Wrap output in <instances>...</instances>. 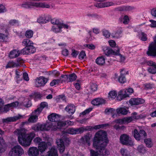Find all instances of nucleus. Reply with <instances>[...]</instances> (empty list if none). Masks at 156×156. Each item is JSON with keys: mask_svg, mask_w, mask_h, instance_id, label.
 <instances>
[{"mask_svg": "<svg viewBox=\"0 0 156 156\" xmlns=\"http://www.w3.org/2000/svg\"><path fill=\"white\" fill-rule=\"evenodd\" d=\"M108 143L106 132L100 130L97 132L93 139V147L97 151L90 150V156H98L99 155L107 156L110 154L109 151L105 147Z\"/></svg>", "mask_w": 156, "mask_h": 156, "instance_id": "f257e3e1", "label": "nucleus"}, {"mask_svg": "<svg viewBox=\"0 0 156 156\" xmlns=\"http://www.w3.org/2000/svg\"><path fill=\"white\" fill-rule=\"evenodd\" d=\"M14 133L18 136L19 143L22 146L25 147L30 145L32 139L35 136V134L34 133L29 134H26V130L24 128L17 129Z\"/></svg>", "mask_w": 156, "mask_h": 156, "instance_id": "f03ea898", "label": "nucleus"}, {"mask_svg": "<svg viewBox=\"0 0 156 156\" xmlns=\"http://www.w3.org/2000/svg\"><path fill=\"white\" fill-rule=\"evenodd\" d=\"M21 6L23 8L26 9L31 8L34 7L48 8L50 7V5L45 2H37L34 1H26L24 2L21 4Z\"/></svg>", "mask_w": 156, "mask_h": 156, "instance_id": "7ed1b4c3", "label": "nucleus"}, {"mask_svg": "<svg viewBox=\"0 0 156 156\" xmlns=\"http://www.w3.org/2000/svg\"><path fill=\"white\" fill-rule=\"evenodd\" d=\"M43 137L45 141H43L39 144L38 149L39 151L41 152V154H43L48 147V146L50 145L51 144V139L50 138L48 135L44 134L43 135ZM41 155H42V154Z\"/></svg>", "mask_w": 156, "mask_h": 156, "instance_id": "20e7f679", "label": "nucleus"}, {"mask_svg": "<svg viewBox=\"0 0 156 156\" xmlns=\"http://www.w3.org/2000/svg\"><path fill=\"white\" fill-rule=\"evenodd\" d=\"M107 125V124L99 125L94 126H89L87 127H84L79 128L75 129L76 134L81 133L84 130H91L93 129H98L103 128Z\"/></svg>", "mask_w": 156, "mask_h": 156, "instance_id": "39448f33", "label": "nucleus"}, {"mask_svg": "<svg viewBox=\"0 0 156 156\" xmlns=\"http://www.w3.org/2000/svg\"><path fill=\"white\" fill-rule=\"evenodd\" d=\"M24 153L23 148L20 145H17L11 149L9 153V156H21Z\"/></svg>", "mask_w": 156, "mask_h": 156, "instance_id": "423d86ee", "label": "nucleus"}, {"mask_svg": "<svg viewBox=\"0 0 156 156\" xmlns=\"http://www.w3.org/2000/svg\"><path fill=\"white\" fill-rule=\"evenodd\" d=\"M153 39L154 41L149 44L147 54L149 56L156 57V35Z\"/></svg>", "mask_w": 156, "mask_h": 156, "instance_id": "0eeeda50", "label": "nucleus"}, {"mask_svg": "<svg viewBox=\"0 0 156 156\" xmlns=\"http://www.w3.org/2000/svg\"><path fill=\"white\" fill-rule=\"evenodd\" d=\"M51 127L50 123L46 124L37 123L34 125L32 129L35 131H48L51 129Z\"/></svg>", "mask_w": 156, "mask_h": 156, "instance_id": "6e6552de", "label": "nucleus"}, {"mask_svg": "<svg viewBox=\"0 0 156 156\" xmlns=\"http://www.w3.org/2000/svg\"><path fill=\"white\" fill-rule=\"evenodd\" d=\"M133 92V90L132 88H129L126 90H122L119 92L117 99L121 101L125 98L128 97Z\"/></svg>", "mask_w": 156, "mask_h": 156, "instance_id": "1a4fd4ad", "label": "nucleus"}, {"mask_svg": "<svg viewBox=\"0 0 156 156\" xmlns=\"http://www.w3.org/2000/svg\"><path fill=\"white\" fill-rule=\"evenodd\" d=\"M120 3H113L111 1H98L95 4V6L98 8H102L107 7L113 5L120 4Z\"/></svg>", "mask_w": 156, "mask_h": 156, "instance_id": "9d476101", "label": "nucleus"}, {"mask_svg": "<svg viewBox=\"0 0 156 156\" xmlns=\"http://www.w3.org/2000/svg\"><path fill=\"white\" fill-rule=\"evenodd\" d=\"M121 143L124 145L132 146L133 145V142L129 136L126 134H123L120 137Z\"/></svg>", "mask_w": 156, "mask_h": 156, "instance_id": "9b49d317", "label": "nucleus"}, {"mask_svg": "<svg viewBox=\"0 0 156 156\" xmlns=\"http://www.w3.org/2000/svg\"><path fill=\"white\" fill-rule=\"evenodd\" d=\"M133 136L136 140H139L146 137L147 134L144 130H140L139 133L137 130L135 129L133 132Z\"/></svg>", "mask_w": 156, "mask_h": 156, "instance_id": "f8f14e48", "label": "nucleus"}, {"mask_svg": "<svg viewBox=\"0 0 156 156\" xmlns=\"http://www.w3.org/2000/svg\"><path fill=\"white\" fill-rule=\"evenodd\" d=\"M102 49L104 53L108 56L109 55H117L119 54L120 50L119 48H118L117 50L115 51L111 49H110L108 47L105 46H103Z\"/></svg>", "mask_w": 156, "mask_h": 156, "instance_id": "ddd939ff", "label": "nucleus"}, {"mask_svg": "<svg viewBox=\"0 0 156 156\" xmlns=\"http://www.w3.org/2000/svg\"><path fill=\"white\" fill-rule=\"evenodd\" d=\"M140 118V116L137 115L136 112L133 113L131 116L130 117L124 118L122 119L123 122L124 123H129L134 119H138Z\"/></svg>", "mask_w": 156, "mask_h": 156, "instance_id": "4468645a", "label": "nucleus"}, {"mask_svg": "<svg viewBox=\"0 0 156 156\" xmlns=\"http://www.w3.org/2000/svg\"><path fill=\"white\" fill-rule=\"evenodd\" d=\"M36 51V48L33 45L25 47L21 51V53L24 54H30Z\"/></svg>", "mask_w": 156, "mask_h": 156, "instance_id": "2eb2a0df", "label": "nucleus"}, {"mask_svg": "<svg viewBox=\"0 0 156 156\" xmlns=\"http://www.w3.org/2000/svg\"><path fill=\"white\" fill-rule=\"evenodd\" d=\"M27 153L29 156H38L40 151L37 147H33L29 148Z\"/></svg>", "mask_w": 156, "mask_h": 156, "instance_id": "dca6fc26", "label": "nucleus"}, {"mask_svg": "<svg viewBox=\"0 0 156 156\" xmlns=\"http://www.w3.org/2000/svg\"><path fill=\"white\" fill-rule=\"evenodd\" d=\"M51 125V130H55L57 129H60L62 127L65 126V123L64 122L59 121L53 123H50Z\"/></svg>", "mask_w": 156, "mask_h": 156, "instance_id": "f3484780", "label": "nucleus"}, {"mask_svg": "<svg viewBox=\"0 0 156 156\" xmlns=\"http://www.w3.org/2000/svg\"><path fill=\"white\" fill-rule=\"evenodd\" d=\"M47 78L41 76L37 78L36 82V86L37 87L44 85L47 82Z\"/></svg>", "mask_w": 156, "mask_h": 156, "instance_id": "a211bd4d", "label": "nucleus"}, {"mask_svg": "<svg viewBox=\"0 0 156 156\" xmlns=\"http://www.w3.org/2000/svg\"><path fill=\"white\" fill-rule=\"evenodd\" d=\"M40 113L37 114L36 110L33 112L29 115V118L28 119V122L29 123H34L37 121L38 119V116Z\"/></svg>", "mask_w": 156, "mask_h": 156, "instance_id": "6ab92c4d", "label": "nucleus"}, {"mask_svg": "<svg viewBox=\"0 0 156 156\" xmlns=\"http://www.w3.org/2000/svg\"><path fill=\"white\" fill-rule=\"evenodd\" d=\"M23 116L22 115L18 114V115L12 117H8L6 119H3V121L5 122H14L23 118Z\"/></svg>", "mask_w": 156, "mask_h": 156, "instance_id": "aec40b11", "label": "nucleus"}, {"mask_svg": "<svg viewBox=\"0 0 156 156\" xmlns=\"http://www.w3.org/2000/svg\"><path fill=\"white\" fill-rule=\"evenodd\" d=\"M56 143L60 153L63 152L65 150V146L63 140L61 139L57 140Z\"/></svg>", "mask_w": 156, "mask_h": 156, "instance_id": "412c9836", "label": "nucleus"}, {"mask_svg": "<svg viewBox=\"0 0 156 156\" xmlns=\"http://www.w3.org/2000/svg\"><path fill=\"white\" fill-rule=\"evenodd\" d=\"M128 72L126 71L124 69H121L120 71V75L119 76L118 80L119 82L124 83L126 81V78L125 75L127 74Z\"/></svg>", "mask_w": 156, "mask_h": 156, "instance_id": "4be33fe9", "label": "nucleus"}, {"mask_svg": "<svg viewBox=\"0 0 156 156\" xmlns=\"http://www.w3.org/2000/svg\"><path fill=\"white\" fill-rule=\"evenodd\" d=\"M144 102V99L140 98H131L129 101V103L131 105H138L139 104H142Z\"/></svg>", "mask_w": 156, "mask_h": 156, "instance_id": "5701e85b", "label": "nucleus"}, {"mask_svg": "<svg viewBox=\"0 0 156 156\" xmlns=\"http://www.w3.org/2000/svg\"><path fill=\"white\" fill-rule=\"evenodd\" d=\"M60 115L55 113H53L49 115L48 118V119L51 121L55 122L60 119Z\"/></svg>", "mask_w": 156, "mask_h": 156, "instance_id": "b1692460", "label": "nucleus"}, {"mask_svg": "<svg viewBox=\"0 0 156 156\" xmlns=\"http://www.w3.org/2000/svg\"><path fill=\"white\" fill-rule=\"evenodd\" d=\"M81 140L83 145H87L88 146H90V137L89 136H84L81 138Z\"/></svg>", "mask_w": 156, "mask_h": 156, "instance_id": "393cba45", "label": "nucleus"}, {"mask_svg": "<svg viewBox=\"0 0 156 156\" xmlns=\"http://www.w3.org/2000/svg\"><path fill=\"white\" fill-rule=\"evenodd\" d=\"M62 78H67L68 81L72 82L75 80L77 78V76L74 73H72L69 75H63L61 76Z\"/></svg>", "mask_w": 156, "mask_h": 156, "instance_id": "a878e982", "label": "nucleus"}, {"mask_svg": "<svg viewBox=\"0 0 156 156\" xmlns=\"http://www.w3.org/2000/svg\"><path fill=\"white\" fill-rule=\"evenodd\" d=\"M65 110L69 114H73L75 111V107L73 104L69 105L65 107Z\"/></svg>", "mask_w": 156, "mask_h": 156, "instance_id": "bb28decb", "label": "nucleus"}, {"mask_svg": "<svg viewBox=\"0 0 156 156\" xmlns=\"http://www.w3.org/2000/svg\"><path fill=\"white\" fill-rule=\"evenodd\" d=\"M20 51L17 50H14L11 51L9 54V56L10 58H16L20 55Z\"/></svg>", "mask_w": 156, "mask_h": 156, "instance_id": "cd10ccee", "label": "nucleus"}, {"mask_svg": "<svg viewBox=\"0 0 156 156\" xmlns=\"http://www.w3.org/2000/svg\"><path fill=\"white\" fill-rule=\"evenodd\" d=\"M48 153L47 156H58L57 150L54 146L51 148Z\"/></svg>", "mask_w": 156, "mask_h": 156, "instance_id": "c85d7f7f", "label": "nucleus"}, {"mask_svg": "<svg viewBox=\"0 0 156 156\" xmlns=\"http://www.w3.org/2000/svg\"><path fill=\"white\" fill-rule=\"evenodd\" d=\"M104 103L105 100L104 99L99 98L95 99L91 101L92 104L94 105H99Z\"/></svg>", "mask_w": 156, "mask_h": 156, "instance_id": "c756f323", "label": "nucleus"}, {"mask_svg": "<svg viewBox=\"0 0 156 156\" xmlns=\"http://www.w3.org/2000/svg\"><path fill=\"white\" fill-rule=\"evenodd\" d=\"M122 32L120 30L113 31L111 34V36L113 38L118 39L122 37Z\"/></svg>", "mask_w": 156, "mask_h": 156, "instance_id": "7c9ffc66", "label": "nucleus"}, {"mask_svg": "<svg viewBox=\"0 0 156 156\" xmlns=\"http://www.w3.org/2000/svg\"><path fill=\"white\" fill-rule=\"evenodd\" d=\"M128 112V108L126 107L116 109V112L117 114H121L125 115L127 114Z\"/></svg>", "mask_w": 156, "mask_h": 156, "instance_id": "2f4dec72", "label": "nucleus"}, {"mask_svg": "<svg viewBox=\"0 0 156 156\" xmlns=\"http://www.w3.org/2000/svg\"><path fill=\"white\" fill-rule=\"evenodd\" d=\"M115 109L111 108H106L105 111V113L107 114H111L113 118H115L116 116V115L115 114Z\"/></svg>", "mask_w": 156, "mask_h": 156, "instance_id": "473e14b6", "label": "nucleus"}, {"mask_svg": "<svg viewBox=\"0 0 156 156\" xmlns=\"http://www.w3.org/2000/svg\"><path fill=\"white\" fill-rule=\"evenodd\" d=\"M105 58L103 56L99 57L97 58L95 60L97 64L100 66H102L105 63Z\"/></svg>", "mask_w": 156, "mask_h": 156, "instance_id": "72a5a7b5", "label": "nucleus"}, {"mask_svg": "<svg viewBox=\"0 0 156 156\" xmlns=\"http://www.w3.org/2000/svg\"><path fill=\"white\" fill-rule=\"evenodd\" d=\"M20 66V64L18 63H16L12 61H10L8 62L7 64L5 66L6 69L18 67Z\"/></svg>", "mask_w": 156, "mask_h": 156, "instance_id": "f704fd0d", "label": "nucleus"}, {"mask_svg": "<svg viewBox=\"0 0 156 156\" xmlns=\"http://www.w3.org/2000/svg\"><path fill=\"white\" fill-rule=\"evenodd\" d=\"M139 38L143 41H146L147 40V35L144 32H141L138 35Z\"/></svg>", "mask_w": 156, "mask_h": 156, "instance_id": "c9c22d12", "label": "nucleus"}, {"mask_svg": "<svg viewBox=\"0 0 156 156\" xmlns=\"http://www.w3.org/2000/svg\"><path fill=\"white\" fill-rule=\"evenodd\" d=\"M49 20L45 15L40 16L37 20L39 23H45L48 22Z\"/></svg>", "mask_w": 156, "mask_h": 156, "instance_id": "e433bc0d", "label": "nucleus"}, {"mask_svg": "<svg viewBox=\"0 0 156 156\" xmlns=\"http://www.w3.org/2000/svg\"><path fill=\"white\" fill-rule=\"evenodd\" d=\"M33 44L32 41L28 39H24L22 42V45L26 47L33 45Z\"/></svg>", "mask_w": 156, "mask_h": 156, "instance_id": "4c0bfd02", "label": "nucleus"}, {"mask_svg": "<svg viewBox=\"0 0 156 156\" xmlns=\"http://www.w3.org/2000/svg\"><path fill=\"white\" fill-rule=\"evenodd\" d=\"M48 104L47 102H41L40 105V107L38 108L36 110V112H37V114L40 113L41 112L42 109L45 107L47 106Z\"/></svg>", "mask_w": 156, "mask_h": 156, "instance_id": "58836bf2", "label": "nucleus"}, {"mask_svg": "<svg viewBox=\"0 0 156 156\" xmlns=\"http://www.w3.org/2000/svg\"><path fill=\"white\" fill-rule=\"evenodd\" d=\"M31 101L27 99H25L22 103H20V106H24L26 107H29L31 106Z\"/></svg>", "mask_w": 156, "mask_h": 156, "instance_id": "ea45409f", "label": "nucleus"}, {"mask_svg": "<svg viewBox=\"0 0 156 156\" xmlns=\"http://www.w3.org/2000/svg\"><path fill=\"white\" fill-rule=\"evenodd\" d=\"M117 95V93L116 91L112 90L110 91L108 95V98L110 100H112L115 99Z\"/></svg>", "mask_w": 156, "mask_h": 156, "instance_id": "a19ab883", "label": "nucleus"}, {"mask_svg": "<svg viewBox=\"0 0 156 156\" xmlns=\"http://www.w3.org/2000/svg\"><path fill=\"white\" fill-rule=\"evenodd\" d=\"M61 25H54L52 26L51 30L55 33L61 32L62 31Z\"/></svg>", "mask_w": 156, "mask_h": 156, "instance_id": "79ce46f5", "label": "nucleus"}, {"mask_svg": "<svg viewBox=\"0 0 156 156\" xmlns=\"http://www.w3.org/2000/svg\"><path fill=\"white\" fill-rule=\"evenodd\" d=\"M119 20L121 22H122L124 24H127L129 22V19L127 16H125L124 17L121 16L119 18Z\"/></svg>", "mask_w": 156, "mask_h": 156, "instance_id": "37998d69", "label": "nucleus"}, {"mask_svg": "<svg viewBox=\"0 0 156 156\" xmlns=\"http://www.w3.org/2000/svg\"><path fill=\"white\" fill-rule=\"evenodd\" d=\"M120 152L122 156H128L129 155V152L125 148H121Z\"/></svg>", "mask_w": 156, "mask_h": 156, "instance_id": "c03bdc74", "label": "nucleus"}, {"mask_svg": "<svg viewBox=\"0 0 156 156\" xmlns=\"http://www.w3.org/2000/svg\"><path fill=\"white\" fill-rule=\"evenodd\" d=\"M34 34L33 31L31 30H28L26 31L25 35L28 38H30L33 37Z\"/></svg>", "mask_w": 156, "mask_h": 156, "instance_id": "a18cd8bd", "label": "nucleus"}, {"mask_svg": "<svg viewBox=\"0 0 156 156\" xmlns=\"http://www.w3.org/2000/svg\"><path fill=\"white\" fill-rule=\"evenodd\" d=\"M4 140L2 138L0 137V152H2L4 151Z\"/></svg>", "mask_w": 156, "mask_h": 156, "instance_id": "49530a36", "label": "nucleus"}, {"mask_svg": "<svg viewBox=\"0 0 156 156\" xmlns=\"http://www.w3.org/2000/svg\"><path fill=\"white\" fill-rule=\"evenodd\" d=\"M137 150L140 153L144 154L146 152L145 147L142 145H140L138 146Z\"/></svg>", "mask_w": 156, "mask_h": 156, "instance_id": "de8ad7c7", "label": "nucleus"}, {"mask_svg": "<svg viewBox=\"0 0 156 156\" xmlns=\"http://www.w3.org/2000/svg\"><path fill=\"white\" fill-rule=\"evenodd\" d=\"M144 141L146 144V145L148 147H150L152 146V144L151 140L150 139H145Z\"/></svg>", "mask_w": 156, "mask_h": 156, "instance_id": "09e8293b", "label": "nucleus"}, {"mask_svg": "<svg viewBox=\"0 0 156 156\" xmlns=\"http://www.w3.org/2000/svg\"><path fill=\"white\" fill-rule=\"evenodd\" d=\"M102 33L103 35L106 38H109L111 35L110 32L107 30H103Z\"/></svg>", "mask_w": 156, "mask_h": 156, "instance_id": "8fccbe9b", "label": "nucleus"}, {"mask_svg": "<svg viewBox=\"0 0 156 156\" xmlns=\"http://www.w3.org/2000/svg\"><path fill=\"white\" fill-rule=\"evenodd\" d=\"M148 71L152 74L156 73V66L150 67L148 69Z\"/></svg>", "mask_w": 156, "mask_h": 156, "instance_id": "3c124183", "label": "nucleus"}, {"mask_svg": "<svg viewBox=\"0 0 156 156\" xmlns=\"http://www.w3.org/2000/svg\"><path fill=\"white\" fill-rule=\"evenodd\" d=\"M52 23L55 24V25H61L62 23L59 20L57 19H54L52 21Z\"/></svg>", "mask_w": 156, "mask_h": 156, "instance_id": "603ef678", "label": "nucleus"}, {"mask_svg": "<svg viewBox=\"0 0 156 156\" xmlns=\"http://www.w3.org/2000/svg\"><path fill=\"white\" fill-rule=\"evenodd\" d=\"M65 132L67 133L71 134H76L75 129L74 128L69 129L66 130Z\"/></svg>", "mask_w": 156, "mask_h": 156, "instance_id": "864d4df0", "label": "nucleus"}, {"mask_svg": "<svg viewBox=\"0 0 156 156\" xmlns=\"http://www.w3.org/2000/svg\"><path fill=\"white\" fill-rule=\"evenodd\" d=\"M10 106L8 105V104L5 105L3 108V106L2 107V111H0V112H6L9 110V108Z\"/></svg>", "mask_w": 156, "mask_h": 156, "instance_id": "5fc2aeb1", "label": "nucleus"}, {"mask_svg": "<svg viewBox=\"0 0 156 156\" xmlns=\"http://www.w3.org/2000/svg\"><path fill=\"white\" fill-rule=\"evenodd\" d=\"M90 89L92 91H96L97 90V85L95 83H91L90 84Z\"/></svg>", "mask_w": 156, "mask_h": 156, "instance_id": "6e6d98bb", "label": "nucleus"}, {"mask_svg": "<svg viewBox=\"0 0 156 156\" xmlns=\"http://www.w3.org/2000/svg\"><path fill=\"white\" fill-rule=\"evenodd\" d=\"M7 38V35L0 33V41H5Z\"/></svg>", "mask_w": 156, "mask_h": 156, "instance_id": "4d7b16f0", "label": "nucleus"}, {"mask_svg": "<svg viewBox=\"0 0 156 156\" xmlns=\"http://www.w3.org/2000/svg\"><path fill=\"white\" fill-rule=\"evenodd\" d=\"M60 82L59 80H53L50 83V85L51 86H53L56 84H58Z\"/></svg>", "mask_w": 156, "mask_h": 156, "instance_id": "13d9d810", "label": "nucleus"}, {"mask_svg": "<svg viewBox=\"0 0 156 156\" xmlns=\"http://www.w3.org/2000/svg\"><path fill=\"white\" fill-rule=\"evenodd\" d=\"M149 21L151 22V24L149 25V26L152 28H156V21L151 20H149Z\"/></svg>", "mask_w": 156, "mask_h": 156, "instance_id": "bf43d9fd", "label": "nucleus"}, {"mask_svg": "<svg viewBox=\"0 0 156 156\" xmlns=\"http://www.w3.org/2000/svg\"><path fill=\"white\" fill-rule=\"evenodd\" d=\"M92 109L91 108H89L88 109H87L85 110H84L83 112L80 113V115H85L87 114H88L91 111H92Z\"/></svg>", "mask_w": 156, "mask_h": 156, "instance_id": "052dcab7", "label": "nucleus"}, {"mask_svg": "<svg viewBox=\"0 0 156 156\" xmlns=\"http://www.w3.org/2000/svg\"><path fill=\"white\" fill-rule=\"evenodd\" d=\"M86 56L85 53L84 51H81L79 55V58L80 59L82 60L84 59Z\"/></svg>", "mask_w": 156, "mask_h": 156, "instance_id": "680f3d73", "label": "nucleus"}, {"mask_svg": "<svg viewBox=\"0 0 156 156\" xmlns=\"http://www.w3.org/2000/svg\"><path fill=\"white\" fill-rule=\"evenodd\" d=\"M6 11V9L5 6L0 4V13L4 12Z\"/></svg>", "mask_w": 156, "mask_h": 156, "instance_id": "e2e57ef3", "label": "nucleus"}, {"mask_svg": "<svg viewBox=\"0 0 156 156\" xmlns=\"http://www.w3.org/2000/svg\"><path fill=\"white\" fill-rule=\"evenodd\" d=\"M84 46L85 47L91 49H94L95 48V46L92 44H85Z\"/></svg>", "mask_w": 156, "mask_h": 156, "instance_id": "0e129e2a", "label": "nucleus"}, {"mask_svg": "<svg viewBox=\"0 0 156 156\" xmlns=\"http://www.w3.org/2000/svg\"><path fill=\"white\" fill-rule=\"evenodd\" d=\"M8 105H10V107H16L18 106L19 105H20V104L19 105V104L18 102L16 101L10 104H8Z\"/></svg>", "mask_w": 156, "mask_h": 156, "instance_id": "69168bd1", "label": "nucleus"}, {"mask_svg": "<svg viewBox=\"0 0 156 156\" xmlns=\"http://www.w3.org/2000/svg\"><path fill=\"white\" fill-rule=\"evenodd\" d=\"M108 42L110 46L112 47H115L116 44L115 42L113 40H109Z\"/></svg>", "mask_w": 156, "mask_h": 156, "instance_id": "338daca9", "label": "nucleus"}, {"mask_svg": "<svg viewBox=\"0 0 156 156\" xmlns=\"http://www.w3.org/2000/svg\"><path fill=\"white\" fill-rule=\"evenodd\" d=\"M34 141L35 143L38 144V145L39 144L42 142L41 139L38 137L35 138Z\"/></svg>", "mask_w": 156, "mask_h": 156, "instance_id": "774afa93", "label": "nucleus"}]
</instances>
